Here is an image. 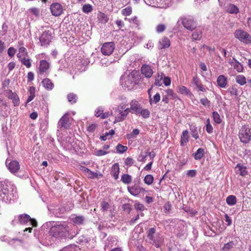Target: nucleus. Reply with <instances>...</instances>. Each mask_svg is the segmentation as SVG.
<instances>
[{
    "label": "nucleus",
    "mask_w": 251,
    "mask_h": 251,
    "mask_svg": "<svg viewBox=\"0 0 251 251\" xmlns=\"http://www.w3.org/2000/svg\"><path fill=\"white\" fill-rule=\"evenodd\" d=\"M119 99L122 102L115 108V112L117 113V114L115 117L114 123L123 121L130 112L138 114L141 107L137 101L131 100L130 102V108H128L127 107L128 102L126 97L122 96L119 97Z\"/></svg>",
    "instance_id": "f257e3e1"
},
{
    "label": "nucleus",
    "mask_w": 251,
    "mask_h": 251,
    "mask_svg": "<svg viewBox=\"0 0 251 251\" xmlns=\"http://www.w3.org/2000/svg\"><path fill=\"white\" fill-rule=\"evenodd\" d=\"M0 197L2 201L10 202L17 199L16 188L9 182H1L0 184Z\"/></svg>",
    "instance_id": "f03ea898"
},
{
    "label": "nucleus",
    "mask_w": 251,
    "mask_h": 251,
    "mask_svg": "<svg viewBox=\"0 0 251 251\" xmlns=\"http://www.w3.org/2000/svg\"><path fill=\"white\" fill-rule=\"evenodd\" d=\"M70 230V228L68 224L64 222L52 226L50 229V234L56 239L61 240L69 235Z\"/></svg>",
    "instance_id": "7ed1b4c3"
},
{
    "label": "nucleus",
    "mask_w": 251,
    "mask_h": 251,
    "mask_svg": "<svg viewBox=\"0 0 251 251\" xmlns=\"http://www.w3.org/2000/svg\"><path fill=\"white\" fill-rule=\"evenodd\" d=\"M138 80L139 78L135 72H126L121 77L120 83L123 87L129 90L132 89L138 83Z\"/></svg>",
    "instance_id": "20e7f679"
},
{
    "label": "nucleus",
    "mask_w": 251,
    "mask_h": 251,
    "mask_svg": "<svg viewBox=\"0 0 251 251\" xmlns=\"http://www.w3.org/2000/svg\"><path fill=\"white\" fill-rule=\"evenodd\" d=\"M147 234L148 239L153 242L156 248H159L163 244L164 238L159 233L156 232L155 228H150L147 231Z\"/></svg>",
    "instance_id": "39448f33"
},
{
    "label": "nucleus",
    "mask_w": 251,
    "mask_h": 251,
    "mask_svg": "<svg viewBox=\"0 0 251 251\" xmlns=\"http://www.w3.org/2000/svg\"><path fill=\"white\" fill-rule=\"evenodd\" d=\"M18 220L20 224L31 226V227L25 228L24 231H28L31 232L32 227H35L37 225V222L33 219H31L27 214H21L18 216Z\"/></svg>",
    "instance_id": "423d86ee"
},
{
    "label": "nucleus",
    "mask_w": 251,
    "mask_h": 251,
    "mask_svg": "<svg viewBox=\"0 0 251 251\" xmlns=\"http://www.w3.org/2000/svg\"><path fill=\"white\" fill-rule=\"evenodd\" d=\"M234 36L240 42L249 44L251 43V36L247 32L242 29H238L234 31Z\"/></svg>",
    "instance_id": "0eeeda50"
},
{
    "label": "nucleus",
    "mask_w": 251,
    "mask_h": 251,
    "mask_svg": "<svg viewBox=\"0 0 251 251\" xmlns=\"http://www.w3.org/2000/svg\"><path fill=\"white\" fill-rule=\"evenodd\" d=\"M53 30L51 29L45 30L40 37V41L42 46H47L53 39Z\"/></svg>",
    "instance_id": "6e6552de"
},
{
    "label": "nucleus",
    "mask_w": 251,
    "mask_h": 251,
    "mask_svg": "<svg viewBox=\"0 0 251 251\" xmlns=\"http://www.w3.org/2000/svg\"><path fill=\"white\" fill-rule=\"evenodd\" d=\"M239 137L240 141L244 143H248L251 140V129L248 126L245 125L240 129Z\"/></svg>",
    "instance_id": "1a4fd4ad"
},
{
    "label": "nucleus",
    "mask_w": 251,
    "mask_h": 251,
    "mask_svg": "<svg viewBox=\"0 0 251 251\" xmlns=\"http://www.w3.org/2000/svg\"><path fill=\"white\" fill-rule=\"evenodd\" d=\"M115 49V44L113 42L105 43L103 44L101 48V53L104 55H109Z\"/></svg>",
    "instance_id": "9d476101"
},
{
    "label": "nucleus",
    "mask_w": 251,
    "mask_h": 251,
    "mask_svg": "<svg viewBox=\"0 0 251 251\" xmlns=\"http://www.w3.org/2000/svg\"><path fill=\"white\" fill-rule=\"evenodd\" d=\"M8 162L9 161L6 160L5 162L6 166L11 173L15 174L20 169L19 162L16 160L11 161L10 162Z\"/></svg>",
    "instance_id": "9b49d317"
},
{
    "label": "nucleus",
    "mask_w": 251,
    "mask_h": 251,
    "mask_svg": "<svg viewBox=\"0 0 251 251\" xmlns=\"http://www.w3.org/2000/svg\"><path fill=\"white\" fill-rule=\"evenodd\" d=\"M50 9L52 14L55 16H58L63 12L62 6L58 3H52L50 5Z\"/></svg>",
    "instance_id": "f8f14e48"
},
{
    "label": "nucleus",
    "mask_w": 251,
    "mask_h": 251,
    "mask_svg": "<svg viewBox=\"0 0 251 251\" xmlns=\"http://www.w3.org/2000/svg\"><path fill=\"white\" fill-rule=\"evenodd\" d=\"M183 26L189 30H193L197 27L196 22L191 18H185L182 22Z\"/></svg>",
    "instance_id": "ddd939ff"
},
{
    "label": "nucleus",
    "mask_w": 251,
    "mask_h": 251,
    "mask_svg": "<svg viewBox=\"0 0 251 251\" xmlns=\"http://www.w3.org/2000/svg\"><path fill=\"white\" fill-rule=\"evenodd\" d=\"M127 190L128 192L133 196H137L145 190V189L137 185H134L132 186H128Z\"/></svg>",
    "instance_id": "4468645a"
},
{
    "label": "nucleus",
    "mask_w": 251,
    "mask_h": 251,
    "mask_svg": "<svg viewBox=\"0 0 251 251\" xmlns=\"http://www.w3.org/2000/svg\"><path fill=\"white\" fill-rule=\"evenodd\" d=\"M141 73L146 77H151L153 74V71L151 67L147 65H144L141 68Z\"/></svg>",
    "instance_id": "2eb2a0df"
},
{
    "label": "nucleus",
    "mask_w": 251,
    "mask_h": 251,
    "mask_svg": "<svg viewBox=\"0 0 251 251\" xmlns=\"http://www.w3.org/2000/svg\"><path fill=\"white\" fill-rule=\"evenodd\" d=\"M189 138L190 136L189 135L188 131L187 130L183 131L180 136V146H184L185 145H186V144L189 142Z\"/></svg>",
    "instance_id": "dca6fc26"
},
{
    "label": "nucleus",
    "mask_w": 251,
    "mask_h": 251,
    "mask_svg": "<svg viewBox=\"0 0 251 251\" xmlns=\"http://www.w3.org/2000/svg\"><path fill=\"white\" fill-rule=\"evenodd\" d=\"M50 64L45 60H42L40 61L39 72L40 74H43L49 69Z\"/></svg>",
    "instance_id": "f3484780"
},
{
    "label": "nucleus",
    "mask_w": 251,
    "mask_h": 251,
    "mask_svg": "<svg viewBox=\"0 0 251 251\" xmlns=\"http://www.w3.org/2000/svg\"><path fill=\"white\" fill-rule=\"evenodd\" d=\"M170 46V40L168 38L165 37L159 41L158 48L161 50L163 49L168 48Z\"/></svg>",
    "instance_id": "a211bd4d"
},
{
    "label": "nucleus",
    "mask_w": 251,
    "mask_h": 251,
    "mask_svg": "<svg viewBox=\"0 0 251 251\" xmlns=\"http://www.w3.org/2000/svg\"><path fill=\"white\" fill-rule=\"evenodd\" d=\"M193 83L197 86L200 91L203 92L206 91V88L201 84V81L197 77H193Z\"/></svg>",
    "instance_id": "6ab92c4d"
},
{
    "label": "nucleus",
    "mask_w": 251,
    "mask_h": 251,
    "mask_svg": "<svg viewBox=\"0 0 251 251\" xmlns=\"http://www.w3.org/2000/svg\"><path fill=\"white\" fill-rule=\"evenodd\" d=\"M218 86L221 88H225L227 85V78L224 75H220L217 80Z\"/></svg>",
    "instance_id": "aec40b11"
},
{
    "label": "nucleus",
    "mask_w": 251,
    "mask_h": 251,
    "mask_svg": "<svg viewBox=\"0 0 251 251\" xmlns=\"http://www.w3.org/2000/svg\"><path fill=\"white\" fill-rule=\"evenodd\" d=\"M58 125L60 127L67 128L69 126V118L65 115L63 116L59 121Z\"/></svg>",
    "instance_id": "412c9836"
},
{
    "label": "nucleus",
    "mask_w": 251,
    "mask_h": 251,
    "mask_svg": "<svg viewBox=\"0 0 251 251\" xmlns=\"http://www.w3.org/2000/svg\"><path fill=\"white\" fill-rule=\"evenodd\" d=\"M119 172L120 168L118 163L114 164L112 167L111 175L115 179H118Z\"/></svg>",
    "instance_id": "4be33fe9"
},
{
    "label": "nucleus",
    "mask_w": 251,
    "mask_h": 251,
    "mask_svg": "<svg viewBox=\"0 0 251 251\" xmlns=\"http://www.w3.org/2000/svg\"><path fill=\"white\" fill-rule=\"evenodd\" d=\"M177 92L184 95L191 96L192 94L185 86L180 85L177 86L176 88Z\"/></svg>",
    "instance_id": "5701e85b"
},
{
    "label": "nucleus",
    "mask_w": 251,
    "mask_h": 251,
    "mask_svg": "<svg viewBox=\"0 0 251 251\" xmlns=\"http://www.w3.org/2000/svg\"><path fill=\"white\" fill-rule=\"evenodd\" d=\"M70 218L71 220L75 225H81L84 221V218L82 216L72 215Z\"/></svg>",
    "instance_id": "b1692460"
},
{
    "label": "nucleus",
    "mask_w": 251,
    "mask_h": 251,
    "mask_svg": "<svg viewBox=\"0 0 251 251\" xmlns=\"http://www.w3.org/2000/svg\"><path fill=\"white\" fill-rule=\"evenodd\" d=\"M226 10L230 14H236L239 12V8L233 4H228L226 7Z\"/></svg>",
    "instance_id": "393cba45"
},
{
    "label": "nucleus",
    "mask_w": 251,
    "mask_h": 251,
    "mask_svg": "<svg viewBox=\"0 0 251 251\" xmlns=\"http://www.w3.org/2000/svg\"><path fill=\"white\" fill-rule=\"evenodd\" d=\"M42 83L45 88L48 90H52L53 88V84L49 78L44 79Z\"/></svg>",
    "instance_id": "a878e982"
},
{
    "label": "nucleus",
    "mask_w": 251,
    "mask_h": 251,
    "mask_svg": "<svg viewBox=\"0 0 251 251\" xmlns=\"http://www.w3.org/2000/svg\"><path fill=\"white\" fill-rule=\"evenodd\" d=\"M115 131L113 129L110 130L108 132H105L102 135L100 136V138L101 140L106 141L112 138L114 134Z\"/></svg>",
    "instance_id": "bb28decb"
},
{
    "label": "nucleus",
    "mask_w": 251,
    "mask_h": 251,
    "mask_svg": "<svg viewBox=\"0 0 251 251\" xmlns=\"http://www.w3.org/2000/svg\"><path fill=\"white\" fill-rule=\"evenodd\" d=\"M233 62H231V65L233 68L238 72H242L243 71V67L242 65L237 61L235 58H233Z\"/></svg>",
    "instance_id": "cd10ccee"
},
{
    "label": "nucleus",
    "mask_w": 251,
    "mask_h": 251,
    "mask_svg": "<svg viewBox=\"0 0 251 251\" xmlns=\"http://www.w3.org/2000/svg\"><path fill=\"white\" fill-rule=\"evenodd\" d=\"M236 169L237 173L242 176H245L247 174L246 168L241 164H237Z\"/></svg>",
    "instance_id": "c85d7f7f"
},
{
    "label": "nucleus",
    "mask_w": 251,
    "mask_h": 251,
    "mask_svg": "<svg viewBox=\"0 0 251 251\" xmlns=\"http://www.w3.org/2000/svg\"><path fill=\"white\" fill-rule=\"evenodd\" d=\"M164 74L163 73H157V75L155 78L154 85L158 86H161L162 85L163 78Z\"/></svg>",
    "instance_id": "c756f323"
},
{
    "label": "nucleus",
    "mask_w": 251,
    "mask_h": 251,
    "mask_svg": "<svg viewBox=\"0 0 251 251\" xmlns=\"http://www.w3.org/2000/svg\"><path fill=\"white\" fill-rule=\"evenodd\" d=\"M202 31L197 29L192 33V38L193 40H200L202 37Z\"/></svg>",
    "instance_id": "7c9ffc66"
},
{
    "label": "nucleus",
    "mask_w": 251,
    "mask_h": 251,
    "mask_svg": "<svg viewBox=\"0 0 251 251\" xmlns=\"http://www.w3.org/2000/svg\"><path fill=\"white\" fill-rule=\"evenodd\" d=\"M29 96L27 100L26 103H28L33 100L35 97V88L33 86H31L29 88Z\"/></svg>",
    "instance_id": "2f4dec72"
},
{
    "label": "nucleus",
    "mask_w": 251,
    "mask_h": 251,
    "mask_svg": "<svg viewBox=\"0 0 251 251\" xmlns=\"http://www.w3.org/2000/svg\"><path fill=\"white\" fill-rule=\"evenodd\" d=\"M121 181L126 184H128L132 181V177L128 174H124L121 176Z\"/></svg>",
    "instance_id": "473e14b6"
},
{
    "label": "nucleus",
    "mask_w": 251,
    "mask_h": 251,
    "mask_svg": "<svg viewBox=\"0 0 251 251\" xmlns=\"http://www.w3.org/2000/svg\"><path fill=\"white\" fill-rule=\"evenodd\" d=\"M27 52L26 50L24 47H21L19 49V52L17 54V57L19 59L23 58L25 57H26Z\"/></svg>",
    "instance_id": "72a5a7b5"
},
{
    "label": "nucleus",
    "mask_w": 251,
    "mask_h": 251,
    "mask_svg": "<svg viewBox=\"0 0 251 251\" xmlns=\"http://www.w3.org/2000/svg\"><path fill=\"white\" fill-rule=\"evenodd\" d=\"M226 202L229 205H235L236 203V198L233 195H230L227 197Z\"/></svg>",
    "instance_id": "f704fd0d"
},
{
    "label": "nucleus",
    "mask_w": 251,
    "mask_h": 251,
    "mask_svg": "<svg viewBox=\"0 0 251 251\" xmlns=\"http://www.w3.org/2000/svg\"><path fill=\"white\" fill-rule=\"evenodd\" d=\"M204 151L202 148H199L194 154V157L196 160L201 159L204 155Z\"/></svg>",
    "instance_id": "c9c22d12"
},
{
    "label": "nucleus",
    "mask_w": 251,
    "mask_h": 251,
    "mask_svg": "<svg viewBox=\"0 0 251 251\" xmlns=\"http://www.w3.org/2000/svg\"><path fill=\"white\" fill-rule=\"evenodd\" d=\"M236 82L241 85H244L246 83L245 77L243 75H238L236 76Z\"/></svg>",
    "instance_id": "e433bc0d"
},
{
    "label": "nucleus",
    "mask_w": 251,
    "mask_h": 251,
    "mask_svg": "<svg viewBox=\"0 0 251 251\" xmlns=\"http://www.w3.org/2000/svg\"><path fill=\"white\" fill-rule=\"evenodd\" d=\"M153 177L151 175H147L145 176L144 181L145 183L148 185H150L153 183Z\"/></svg>",
    "instance_id": "4c0bfd02"
},
{
    "label": "nucleus",
    "mask_w": 251,
    "mask_h": 251,
    "mask_svg": "<svg viewBox=\"0 0 251 251\" xmlns=\"http://www.w3.org/2000/svg\"><path fill=\"white\" fill-rule=\"evenodd\" d=\"M212 116L213 118V120L216 124H220L221 123L222 119L219 114L217 112H213L212 113Z\"/></svg>",
    "instance_id": "58836bf2"
},
{
    "label": "nucleus",
    "mask_w": 251,
    "mask_h": 251,
    "mask_svg": "<svg viewBox=\"0 0 251 251\" xmlns=\"http://www.w3.org/2000/svg\"><path fill=\"white\" fill-rule=\"evenodd\" d=\"M139 114H140L144 118H148L150 116V112L147 109H142L141 108L139 111Z\"/></svg>",
    "instance_id": "ea45409f"
},
{
    "label": "nucleus",
    "mask_w": 251,
    "mask_h": 251,
    "mask_svg": "<svg viewBox=\"0 0 251 251\" xmlns=\"http://www.w3.org/2000/svg\"><path fill=\"white\" fill-rule=\"evenodd\" d=\"M116 149L118 153H123L127 151V147L121 144H118L116 147Z\"/></svg>",
    "instance_id": "a19ab883"
},
{
    "label": "nucleus",
    "mask_w": 251,
    "mask_h": 251,
    "mask_svg": "<svg viewBox=\"0 0 251 251\" xmlns=\"http://www.w3.org/2000/svg\"><path fill=\"white\" fill-rule=\"evenodd\" d=\"M150 103L152 104V102L155 103H157L160 100V96L159 93H156L153 97V100L151 98V96L150 95Z\"/></svg>",
    "instance_id": "79ce46f5"
},
{
    "label": "nucleus",
    "mask_w": 251,
    "mask_h": 251,
    "mask_svg": "<svg viewBox=\"0 0 251 251\" xmlns=\"http://www.w3.org/2000/svg\"><path fill=\"white\" fill-rule=\"evenodd\" d=\"M234 245L235 244L233 242H230L225 244L223 247V250L224 251H231Z\"/></svg>",
    "instance_id": "37998d69"
},
{
    "label": "nucleus",
    "mask_w": 251,
    "mask_h": 251,
    "mask_svg": "<svg viewBox=\"0 0 251 251\" xmlns=\"http://www.w3.org/2000/svg\"><path fill=\"white\" fill-rule=\"evenodd\" d=\"M22 63L27 68H29L31 67V61L30 59L27 58L26 57H25L20 59Z\"/></svg>",
    "instance_id": "c03bdc74"
},
{
    "label": "nucleus",
    "mask_w": 251,
    "mask_h": 251,
    "mask_svg": "<svg viewBox=\"0 0 251 251\" xmlns=\"http://www.w3.org/2000/svg\"><path fill=\"white\" fill-rule=\"evenodd\" d=\"M83 171L88 177L91 178H95V176H94V172L91 171L90 170L87 168H83Z\"/></svg>",
    "instance_id": "a18cd8bd"
},
{
    "label": "nucleus",
    "mask_w": 251,
    "mask_h": 251,
    "mask_svg": "<svg viewBox=\"0 0 251 251\" xmlns=\"http://www.w3.org/2000/svg\"><path fill=\"white\" fill-rule=\"evenodd\" d=\"M93 10L92 6L91 4H84L82 7V11L85 13H88Z\"/></svg>",
    "instance_id": "49530a36"
},
{
    "label": "nucleus",
    "mask_w": 251,
    "mask_h": 251,
    "mask_svg": "<svg viewBox=\"0 0 251 251\" xmlns=\"http://www.w3.org/2000/svg\"><path fill=\"white\" fill-rule=\"evenodd\" d=\"M68 101L72 103H75L77 100V96L76 95L71 93L68 95Z\"/></svg>",
    "instance_id": "de8ad7c7"
},
{
    "label": "nucleus",
    "mask_w": 251,
    "mask_h": 251,
    "mask_svg": "<svg viewBox=\"0 0 251 251\" xmlns=\"http://www.w3.org/2000/svg\"><path fill=\"white\" fill-rule=\"evenodd\" d=\"M122 13L124 16L130 15L132 13V9L130 7H127L122 10Z\"/></svg>",
    "instance_id": "09e8293b"
},
{
    "label": "nucleus",
    "mask_w": 251,
    "mask_h": 251,
    "mask_svg": "<svg viewBox=\"0 0 251 251\" xmlns=\"http://www.w3.org/2000/svg\"><path fill=\"white\" fill-rule=\"evenodd\" d=\"M108 151H106L103 150H96L95 151L94 154L96 156H102L108 153Z\"/></svg>",
    "instance_id": "8fccbe9b"
},
{
    "label": "nucleus",
    "mask_w": 251,
    "mask_h": 251,
    "mask_svg": "<svg viewBox=\"0 0 251 251\" xmlns=\"http://www.w3.org/2000/svg\"><path fill=\"white\" fill-rule=\"evenodd\" d=\"M134 163V160L131 157H127L125 160V164L128 167L131 166Z\"/></svg>",
    "instance_id": "3c124183"
},
{
    "label": "nucleus",
    "mask_w": 251,
    "mask_h": 251,
    "mask_svg": "<svg viewBox=\"0 0 251 251\" xmlns=\"http://www.w3.org/2000/svg\"><path fill=\"white\" fill-rule=\"evenodd\" d=\"M166 29V26L164 24H159L156 27V31L157 33L163 32Z\"/></svg>",
    "instance_id": "603ef678"
},
{
    "label": "nucleus",
    "mask_w": 251,
    "mask_h": 251,
    "mask_svg": "<svg viewBox=\"0 0 251 251\" xmlns=\"http://www.w3.org/2000/svg\"><path fill=\"white\" fill-rule=\"evenodd\" d=\"M147 156V152L144 154L141 153L138 157L137 160L139 162H145L146 161V157Z\"/></svg>",
    "instance_id": "864d4df0"
},
{
    "label": "nucleus",
    "mask_w": 251,
    "mask_h": 251,
    "mask_svg": "<svg viewBox=\"0 0 251 251\" xmlns=\"http://www.w3.org/2000/svg\"><path fill=\"white\" fill-rule=\"evenodd\" d=\"M139 133V131L137 129H135L133 130L131 133L127 134V137L128 139L135 138Z\"/></svg>",
    "instance_id": "5fc2aeb1"
},
{
    "label": "nucleus",
    "mask_w": 251,
    "mask_h": 251,
    "mask_svg": "<svg viewBox=\"0 0 251 251\" xmlns=\"http://www.w3.org/2000/svg\"><path fill=\"white\" fill-rule=\"evenodd\" d=\"M12 102L14 106H17L19 105L20 103V99L18 96L16 94L15 96L13 97Z\"/></svg>",
    "instance_id": "6e6d98bb"
},
{
    "label": "nucleus",
    "mask_w": 251,
    "mask_h": 251,
    "mask_svg": "<svg viewBox=\"0 0 251 251\" xmlns=\"http://www.w3.org/2000/svg\"><path fill=\"white\" fill-rule=\"evenodd\" d=\"M165 86H169L171 84V78L168 76H164L163 78V82Z\"/></svg>",
    "instance_id": "4d7b16f0"
},
{
    "label": "nucleus",
    "mask_w": 251,
    "mask_h": 251,
    "mask_svg": "<svg viewBox=\"0 0 251 251\" xmlns=\"http://www.w3.org/2000/svg\"><path fill=\"white\" fill-rule=\"evenodd\" d=\"M200 102L203 106H209L210 101L207 98L201 99Z\"/></svg>",
    "instance_id": "13d9d810"
},
{
    "label": "nucleus",
    "mask_w": 251,
    "mask_h": 251,
    "mask_svg": "<svg viewBox=\"0 0 251 251\" xmlns=\"http://www.w3.org/2000/svg\"><path fill=\"white\" fill-rule=\"evenodd\" d=\"M109 206L108 203L105 201H102L101 203V207L103 211L107 210L109 208Z\"/></svg>",
    "instance_id": "bf43d9fd"
},
{
    "label": "nucleus",
    "mask_w": 251,
    "mask_h": 251,
    "mask_svg": "<svg viewBox=\"0 0 251 251\" xmlns=\"http://www.w3.org/2000/svg\"><path fill=\"white\" fill-rule=\"evenodd\" d=\"M135 208L137 210L143 211L144 209V206L143 204L139 202L136 203L134 205Z\"/></svg>",
    "instance_id": "052dcab7"
},
{
    "label": "nucleus",
    "mask_w": 251,
    "mask_h": 251,
    "mask_svg": "<svg viewBox=\"0 0 251 251\" xmlns=\"http://www.w3.org/2000/svg\"><path fill=\"white\" fill-rule=\"evenodd\" d=\"M103 112V110L102 108L99 107L95 111V115L96 117H99L101 116Z\"/></svg>",
    "instance_id": "680f3d73"
},
{
    "label": "nucleus",
    "mask_w": 251,
    "mask_h": 251,
    "mask_svg": "<svg viewBox=\"0 0 251 251\" xmlns=\"http://www.w3.org/2000/svg\"><path fill=\"white\" fill-rule=\"evenodd\" d=\"M96 126H97L95 124H92L88 126L87 130L90 132H93L95 130Z\"/></svg>",
    "instance_id": "e2e57ef3"
},
{
    "label": "nucleus",
    "mask_w": 251,
    "mask_h": 251,
    "mask_svg": "<svg viewBox=\"0 0 251 251\" xmlns=\"http://www.w3.org/2000/svg\"><path fill=\"white\" fill-rule=\"evenodd\" d=\"M7 53L9 56L12 57L15 53V50L14 49V48L10 47L8 49Z\"/></svg>",
    "instance_id": "0e129e2a"
},
{
    "label": "nucleus",
    "mask_w": 251,
    "mask_h": 251,
    "mask_svg": "<svg viewBox=\"0 0 251 251\" xmlns=\"http://www.w3.org/2000/svg\"><path fill=\"white\" fill-rule=\"evenodd\" d=\"M206 130L208 133H211L213 132V128L211 124L206 125Z\"/></svg>",
    "instance_id": "69168bd1"
},
{
    "label": "nucleus",
    "mask_w": 251,
    "mask_h": 251,
    "mask_svg": "<svg viewBox=\"0 0 251 251\" xmlns=\"http://www.w3.org/2000/svg\"><path fill=\"white\" fill-rule=\"evenodd\" d=\"M196 175V172L195 170H189L187 172V175L190 177H194Z\"/></svg>",
    "instance_id": "338daca9"
},
{
    "label": "nucleus",
    "mask_w": 251,
    "mask_h": 251,
    "mask_svg": "<svg viewBox=\"0 0 251 251\" xmlns=\"http://www.w3.org/2000/svg\"><path fill=\"white\" fill-rule=\"evenodd\" d=\"M31 12L34 14L36 16H38L39 15V11L36 8H32L30 9Z\"/></svg>",
    "instance_id": "774afa93"
}]
</instances>
